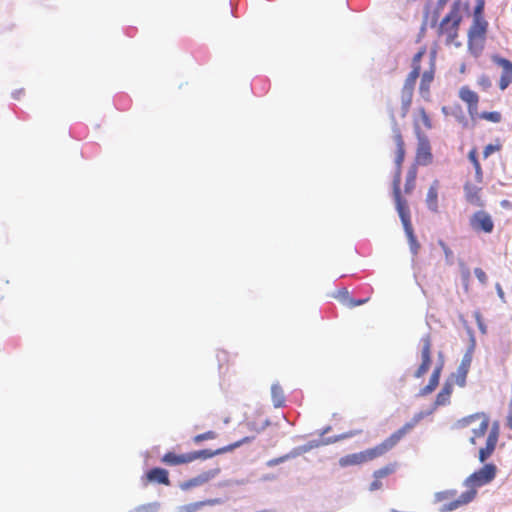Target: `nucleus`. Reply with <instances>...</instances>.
<instances>
[{"label":"nucleus","mask_w":512,"mask_h":512,"mask_svg":"<svg viewBox=\"0 0 512 512\" xmlns=\"http://www.w3.org/2000/svg\"><path fill=\"white\" fill-rule=\"evenodd\" d=\"M392 140L396 147V149H395L396 169H395V174H394L393 182H392V193H393V198L395 201V208H396V211L398 212V215L403 224L404 231L408 237L411 251L413 252V254H417L418 250L420 248V244L418 243V241L414 235L408 201L402 195V191L400 188L401 169H402V164L405 159L406 151H405V142H404L401 130L397 123H395L392 128Z\"/></svg>","instance_id":"1"},{"label":"nucleus","mask_w":512,"mask_h":512,"mask_svg":"<svg viewBox=\"0 0 512 512\" xmlns=\"http://www.w3.org/2000/svg\"><path fill=\"white\" fill-rule=\"evenodd\" d=\"M497 468L494 464L488 463L485 464L482 468L472 473L468 476L463 485L467 488L465 492H463L458 499L452 501L449 504H445L440 507L441 512H449L456 510L464 505L472 502L476 495L477 489L481 486H484L490 483L496 476Z\"/></svg>","instance_id":"2"},{"label":"nucleus","mask_w":512,"mask_h":512,"mask_svg":"<svg viewBox=\"0 0 512 512\" xmlns=\"http://www.w3.org/2000/svg\"><path fill=\"white\" fill-rule=\"evenodd\" d=\"M425 53H426V48L422 47L414 55V57L412 59V64H411L412 70L406 77L403 87L401 89V95H400V97H401V113H400V115L402 118H405L409 113V110H410V107L412 104L415 84H416V81L419 78L420 73H421L420 62H421V59L423 58V56L425 55Z\"/></svg>","instance_id":"3"},{"label":"nucleus","mask_w":512,"mask_h":512,"mask_svg":"<svg viewBox=\"0 0 512 512\" xmlns=\"http://www.w3.org/2000/svg\"><path fill=\"white\" fill-rule=\"evenodd\" d=\"M420 417H415L413 421L404 424L400 429L392 433L380 444L362 451L365 463L377 459L390 451L419 421Z\"/></svg>","instance_id":"4"},{"label":"nucleus","mask_w":512,"mask_h":512,"mask_svg":"<svg viewBox=\"0 0 512 512\" xmlns=\"http://www.w3.org/2000/svg\"><path fill=\"white\" fill-rule=\"evenodd\" d=\"M489 420L487 418L481 419L479 425L473 428V435L470 437V443L473 445L477 444V440L483 438L487 433L485 440V446L479 450V461L485 462L494 452L498 442V430L494 428L488 432Z\"/></svg>","instance_id":"5"},{"label":"nucleus","mask_w":512,"mask_h":512,"mask_svg":"<svg viewBox=\"0 0 512 512\" xmlns=\"http://www.w3.org/2000/svg\"><path fill=\"white\" fill-rule=\"evenodd\" d=\"M462 8L463 5L461 1H454L450 11L441 20L438 26V36L445 37L447 44H451L458 37L459 27L462 21Z\"/></svg>","instance_id":"6"},{"label":"nucleus","mask_w":512,"mask_h":512,"mask_svg":"<svg viewBox=\"0 0 512 512\" xmlns=\"http://www.w3.org/2000/svg\"><path fill=\"white\" fill-rule=\"evenodd\" d=\"M222 451H223V449H217L215 451H212L210 449H204V450L194 451V452L184 453V454H176L175 452L169 451L162 456L161 462L168 466H178V465L191 463L200 458L201 459L211 458L216 454H220Z\"/></svg>","instance_id":"7"},{"label":"nucleus","mask_w":512,"mask_h":512,"mask_svg":"<svg viewBox=\"0 0 512 512\" xmlns=\"http://www.w3.org/2000/svg\"><path fill=\"white\" fill-rule=\"evenodd\" d=\"M488 23L485 19H473L468 32V48L474 56H478L483 48L486 38Z\"/></svg>","instance_id":"8"},{"label":"nucleus","mask_w":512,"mask_h":512,"mask_svg":"<svg viewBox=\"0 0 512 512\" xmlns=\"http://www.w3.org/2000/svg\"><path fill=\"white\" fill-rule=\"evenodd\" d=\"M421 363L414 372L415 378L423 377L432 364V339L430 334L424 335L421 340Z\"/></svg>","instance_id":"9"},{"label":"nucleus","mask_w":512,"mask_h":512,"mask_svg":"<svg viewBox=\"0 0 512 512\" xmlns=\"http://www.w3.org/2000/svg\"><path fill=\"white\" fill-rule=\"evenodd\" d=\"M469 225L473 231L486 234L492 233L494 229V222L491 215L484 210L473 213L469 219Z\"/></svg>","instance_id":"10"},{"label":"nucleus","mask_w":512,"mask_h":512,"mask_svg":"<svg viewBox=\"0 0 512 512\" xmlns=\"http://www.w3.org/2000/svg\"><path fill=\"white\" fill-rule=\"evenodd\" d=\"M417 139V148L415 155V163L413 165L427 166L432 163L433 155L431 152L430 141L427 136H420Z\"/></svg>","instance_id":"11"},{"label":"nucleus","mask_w":512,"mask_h":512,"mask_svg":"<svg viewBox=\"0 0 512 512\" xmlns=\"http://www.w3.org/2000/svg\"><path fill=\"white\" fill-rule=\"evenodd\" d=\"M432 127L433 124L431 117L424 107H419L413 114V129L416 138H420V136H427L424 129L430 130Z\"/></svg>","instance_id":"12"},{"label":"nucleus","mask_w":512,"mask_h":512,"mask_svg":"<svg viewBox=\"0 0 512 512\" xmlns=\"http://www.w3.org/2000/svg\"><path fill=\"white\" fill-rule=\"evenodd\" d=\"M492 61L502 69L499 88L503 91L512 83V62L499 55H493Z\"/></svg>","instance_id":"13"},{"label":"nucleus","mask_w":512,"mask_h":512,"mask_svg":"<svg viewBox=\"0 0 512 512\" xmlns=\"http://www.w3.org/2000/svg\"><path fill=\"white\" fill-rule=\"evenodd\" d=\"M435 61L431 59L429 68L425 70L421 75L420 85H419V94L426 100L430 97V89L431 85L435 78Z\"/></svg>","instance_id":"14"},{"label":"nucleus","mask_w":512,"mask_h":512,"mask_svg":"<svg viewBox=\"0 0 512 512\" xmlns=\"http://www.w3.org/2000/svg\"><path fill=\"white\" fill-rule=\"evenodd\" d=\"M472 362V356L467 353L462 358L460 365L457 368L456 373L451 375V379H453V384H457L459 387H464L466 385V378L469 372L470 366Z\"/></svg>","instance_id":"15"},{"label":"nucleus","mask_w":512,"mask_h":512,"mask_svg":"<svg viewBox=\"0 0 512 512\" xmlns=\"http://www.w3.org/2000/svg\"><path fill=\"white\" fill-rule=\"evenodd\" d=\"M460 99L465 102L468 106V113L473 117L474 114L477 113L478 110V102L479 96L478 94L471 90L468 86H463L459 90Z\"/></svg>","instance_id":"16"},{"label":"nucleus","mask_w":512,"mask_h":512,"mask_svg":"<svg viewBox=\"0 0 512 512\" xmlns=\"http://www.w3.org/2000/svg\"><path fill=\"white\" fill-rule=\"evenodd\" d=\"M145 478L148 483H157L165 486H169L171 484L169 473L164 468L155 467L150 469L145 474Z\"/></svg>","instance_id":"17"},{"label":"nucleus","mask_w":512,"mask_h":512,"mask_svg":"<svg viewBox=\"0 0 512 512\" xmlns=\"http://www.w3.org/2000/svg\"><path fill=\"white\" fill-rule=\"evenodd\" d=\"M442 368H443V364H439L437 365L431 376H430V379H429V382L426 386H424L420 392H419V395L420 396H426V395H429L431 394L435 389L436 387L438 386L439 384V380H440V376H441V372H442Z\"/></svg>","instance_id":"18"},{"label":"nucleus","mask_w":512,"mask_h":512,"mask_svg":"<svg viewBox=\"0 0 512 512\" xmlns=\"http://www.w3.org/2000/svg\"><path fill=\"white\" fill-rule=\"evenodd\" d=\"M464 192H465V198L470 204H472L474 206H478V207L483 206V201H482L481 195H480V192H481L480 187L475 186L470 183H466L464 186Z\"/></svg>","instance_id":"19"},{"label":"nucleus","mask_w":512,"mask_h":512,"mask_svg":"<svg viewBox=\"0 0 512 512\" xmlns=\"http://www.w3.org/2000/svg\"><path fill=\"white\" fill-rule=\"evenodd\" d=\"M438 189L439 181L434 180L427 191L426 204L432 212H438Z\"/></svg>","instance_id":"20"},{"label":"nucleus","mask_w":512,"mask_h":512,"mask_svg":"<svg viewBox=\"0 0 512 512\" xmlns=\"http://www.w3.org/2000/svg\"><path fill=\"white\" fill-rule=\"evenodd\" d=\"M453 392V382L450 380H447L442 389L439 391V393L436 396L435 399V406H445L450 403V398Z\"/></svg>","instance_id":"21"},{"label":"nucleus","mask_w":512,"mask_h":512,"mask_svg":"<svg viewBox=\"0 0 512 512\" xmlns=\"http://www.w3.org/2000/svg\"><path fill=\"white\" fill-rule=\"evenodd\" d=\"M418 174V168L416 165H411L406 173L404 193L410 195L416 187V179Z\"/></svg>","instance_id":"22"},{"label":"nucleus","mask_w":512,"mask_h":512,"mask_svg":"<svg viewBox=\"0 0 512 512\" xmlns=\"http://www.w3.org/2000/svg\"><path fill=\"white\" fill-rule=\"evenodd\" d=\"M339 466L342 468L349 466H357L365 463L362 451L358 453H352L341 457L338 461Z\"/></svg>","instance_id":"23"},{"label":"nucleus","mask_w":512,"mask_h":512,"mask_svg":"<svg viewBox=\"0 0 512 512\" xmlns=\"http://www.w3.org/2000/svg\"><path fill=\"white\" fill-rule=\"evenodd\" d=\"M272 401L275 407H282L285 402V394L279 384H273L271 387Z\"/></svg>","instance_id":"24"},{"label":"nucleus","mask_w":512,"mask_h":512,"mask_svg":"<svg viewBox=\"0 0 512 512\" xmlns=\"http://www.w3.org/2000/svg\"><path fill=\"white\" fill-rule=\"evenodd\" d=\"M456 495H457V491L454 489L444 490V491L437 492L435 494V500L437 502H443V504H442V506H443L445 504H449L452 501L456 500L457 499Z\"/></svg>","instance_id":"25"},{"label":"nucleus","mask_w":512,"mask_h":512,"mask_svg":"<svg viewBox=\"0 0 512 512\" xmlns=\"http://www.w3.org/2000/svg\"><path fill=\"white\" fill-rule=\"evenodd\" d=\"M215 502L216 501L208 500V501H199V502L185 504V505L179 506L177 509V512H196L203 506L212 505Z\"/></svg>","instance_id":"26"},{"label":"nucleus","mask_w":512,"mask_h":512,"mask_svg":"<svg viewBox=\"0 0 512 512\" xmlns=\"http://www.w3.org/2000/svg\"><path fill=\"white\" fill-rule=\"evenodd\" d=\"M397 469V463H389L380 469H377L373 473V478H385L391 474H393Z\"/></svg>","instance_id":"27"},{"label":"nucleus","mask_w":512,"mask_h":512,"mask_svg":"<svg viewBox=\"0 0 512 512\" xmlns=\"http://www.w3.org/2000/svg\"><path fill=\"white\" fill-rule=\"evenodd\" d=\"M502 149V143L500 139H496L495 143L488 144L483 149V157L486 159L495 152H499Z\"/></svg>","instance_id":"28"},{"label":"nucleus","mask_w":512,"mask_h":512,"mask_svg":"<svg viewBox=\"0 0 512 512\" xmlns=\"http://www.w3.org/2000/svg\"><path fill=\"white\" fill-rule=\"evenodd\" d=\"M479 117L481 119H484L486 121L493 122V123H499L502 120V115L498 111H492V112L484 111L479 115Z\"/></svg>","instance_id":"29"},{"label":"nucleus","mask_w":512,"mask_h":512,"mask_svg":"<svg viewBox=\"0 0 512 512\" xmlns=\"http://www.w3.org/2000/svg\"><path fill=\"white\" fill-rule=\"evenodd\" d=\"M476 6L474 8L473 19H484L483 11L485 6L484 0H476Z\"/></svg>","instance_id":"30"},{"label":"nucleus","mask_w":512,"mask_h":512,"mask_svg":"<svg viewBox=\"0 0 512 512\" xmlns=\"http://www.w3.org/2000/svg\"><path fill=\"white\" fill-rule=\"evenodd\" d=\"M254 439V437H243L241 440L239 441H236L234 443H231V444H228L226 445V448H225V451L228 452V451H232L234 450L235 448L239 447L241 444L243 443H249L251 442L252 440Z\"/></svg>","instance_id":"31"},{"label":"nucleus","mask_w":512,"mask_h":512,"mask_svg":"<svg viewBox=\"0 0 512 512\" xmlns=\"http://www.w3.org/2000/svg\"><path fill=\"white\" fill-rule=\"evenodd\" d=\"M474 274L476 276V278L478 279V281L483 284V285H486L487 282H488V277L485 273V271L481 268H475L474 269Z\"/></svg>","instance_id":"32"},{"label":"nucleus","mask_w":512,"mask_h":512,"mask_svg":"<svg viewBox=\"0 0 512 512\" xmlns=\"http://www.w3.org/2000/svg\"><path fill=\"white\" fill-rule=\"evenodd\" d=\"M215 438V433L212 431H208L206 433L198 434L193 438L195 443H200L201 441L213 439Z\"/></svg>","instance_id":"33"},{"label":"nucleus","mask_w":512,"mask_h":512,"mask_svg":"<svg viewBox=\"0 0 512 512\" xmlns=\"http://www.w3.org/2000/svg\"><path fill=\"white\" fill-rule=\"evenodd\" d=\"M9 280L4 275H0V299L8 292Z\"/></svg>","instance_id":"34"},{"label":"nucleus","mask_w":512,"mask_h":512,"mask_svg":"<svg viewBox=\"0 0 512 512\" xmlns=\"http://www.w3.org/2000/svg\"><path fill=\"white\" fill-rule=\"evenodd\" d=\"M338 298L339 300L347 306V302H349V299H353L351 296H350V293L347 289H342L338 292Z\"/></svg>","instance_id":"35"},{"label":"nucleus","mask_w":512,"mask_h":512,"mask_svg":"<svg viewBox=\"0 0 512 512\" xmlns=\"http://www.w3.org/2000/svg\"><path fill=\"white\" fill-rule=\"evenodd\" d=\"M383 486L380 478H374L373 481L370 484L369 490L370 491H376L381 489Z\"/></svg>","instance_id":"36"},{"label":"nucleus","mask_w":512,"mask_h":512,"mask_svg":"<svg viewBox=\"0 0 512 512\" xmlns=\"http://www.w3.org/2000/svg\"><path fill=\"white\" fill-rule=\"evenodd\" d=\"M468 159L470 160V162L473 164L474 167L477 164H480L479 161H478V158H477V151H476V149H472V150L469 151Z\"/></svg>","instance_id":"37"},{"label":"nucleus","mask_w":512,"mask_h":512,"mask_svg":"<svg viewBox=\"0 0 512 512\" xmlns=\"http://www.w3.org/2000/svg\"><path fill=\"white\" fill-rule=\"evenodd\" d=\"M368 300H369V298L360 299V300L349 299V302H347V307L353 308L355 306H359V305H362V304L368 302Z\"/></svg>","instance_id":"38"},{"label":"nucleus","mask_w":512,"mask_h":512,"mask_svg":"<svg viewBox=\"0 0 512 512\" xmlns=\"http://www.w3.org/2000/svg\"><path fill=\"white\" fill-rule=\"evenodd\" d=\"M475 178L477 182L481 183L483 180V171L480 164H477L475 167Z\"/></svg>","instance_id":"39"},{"label":"nucleus","mask_w":512,"mask_h":512,"mask_svg":"<svg viewBox=\"0 0 512 512\" xmlns=\"http://www.w3.org/2000/svg\"><path fill=\"white\" fill-rule=\"evenodd\" d=\"M286 459H288V455H285V456H282V457H279V458L272 459V460L268 461V465H269V466H274V465H277V464H279V463L284 462Z\"/></svg>","instance_id":"40"},{"label":"nucleus","mask_w":512,"mask_h":512,"mask_svg":"<svg viewBox=\"0 0 512 512\" xmlns=\"http://www.w3.org/2000/svg\"><path fill=\"white\" fill-rule=\"evenodd\" d=\"M439 245L447 258L452 256V250L443 241H439Z\"/></svg>","instance_id":"41"},{"label":"nucleus","mask_w":512,"mask_h":512,"mask_svg":"<svg viewBox=\"0 0 512 512\" xmlns=\"http://www.w3.org/2000/svg\"><path fill=\"white\" fill-rule=\"evenodd\" d=\"M479 84H480L482 87H484V88H488V87H490L491 82H490L489 77H487V76H482V77L479 79Z\"/></svg>","instance_id":"42"},{"label":"nucleus","mask_w":512,"mask_h":512,"mask_svg":"<svg viewBox=\"0 0 512 512\" xmlns=\"http://www.w3.org/2000/svg\"><path fill=\"white\" fill-rule=\"evenodd\" d=\"M462 278L465 283V286L467 287L470 278V271L467 267H465L462 271Z\"/></svg>","instance_id":"43"},{"label":"nucleus","mask_w":512,"mask_h":512,"mask_svg":"<svg viewBox=\"0 0 512 512\" xmlns=\"http://www.w3.org/2000/svg\"><path fill=\"white\" fill-rule=\"evenodd\" d=\"M476 420H479V417H477V416H469L468 418L463 419V423L465 425H469L470 423H472V422H474Z\"/></svg>","instance_id":"44"},{"label":"nucleus","mask_w":512,"mask_h":512,"mask_svg":"<svg viewBox=\"0 0 512 512\" xmlns=\"http://www.w3.org/2000/svg\"><path fill=\"white\" fill-rule=\"evenodd\" d=\"M496 290H497V293H498L499 297L501 299H503L504 298V292H503V289H502V287H501V285L499 283L496 284Z\"/></svg>","instance_id":"45"}]
</instances>
